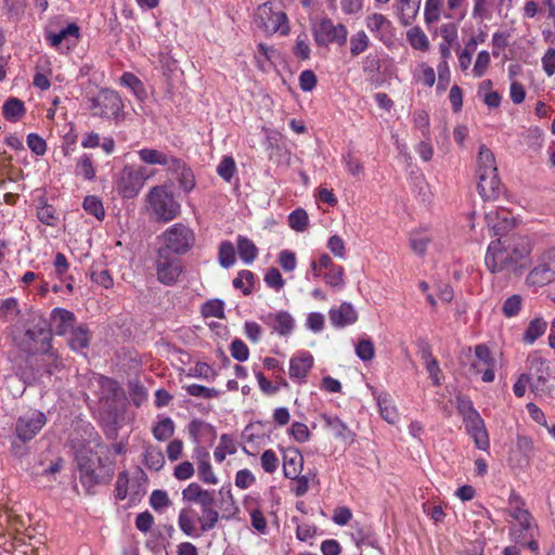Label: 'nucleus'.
Masks as SVG:
<instances>
[{
	"instance_id": "41",
	"label": "nucleus",
	"mask_w": 555,
	"mask_h": 555,
	"mask_svg": "<svg viewBox=\"0 0 555 555\" xmlns=\"http://www.w3.org/2000/svg\"><path fill=\"white\" fill-rule=\"evenodd\" d=\"M180 168H170L169 171L177 175L179 177L180 186L185 192H190L195 186L194 175L182 159H180Z\"/></svg>"
},
{
	"instance_id": "23",
	"label": "nucleus",
	"mask_w": 555,
	"mask_h": 555,
	"mask_svg": "<svg viewBox=\"0 0 555 555\" xmlns=\"http://www.w3.org/2000/svg\"><path fill=\"white\" fill-rule=\"evenodd\" d=\"M477 179L478 192L483 199H495L499 196L501 182L498 172L478 175Z\"/></svg>"
},
{
	"instance_id": "31",
	"label": "nucleus",
	"mask_w": 555,
	"mask_h": 555,
	"mask_svg": "<svg viewBox=\"0 0 555 555\" xmlns=\"http://www.w3.org/2000/svg\"><path fill=\"white\" fill-rule=\"evenodd\" d=\"M376 399L380 416L387 423L395 424L398 420V412L396 405L393 404L392 397L388 393H379Z\"/></svg>"
},
{
	"instance_id": "45",
	"label": "nucleus",
	"mask_w": 555,
	"mask_h": 555,
	"mask_svg": "<svg viewBox=\"0 0 555 555\" xmlns=\"http://www.w3.org/2000/svg\"><path fill=\"white\" fill-rule=\"evenodd\" d=\"M201 312L205 318H224V302L220 299H210L206 301L202 308Z\"/></svg>"
},
{
	"instance_id": "6",
	"label": "nucleus",
	"mask_w": 555,
	"mask_h": 555,
	"mask_svg": "<svg viewBox=\"0 0 555 555\" xmlns=\"http://www.w3.org/2000/svg\"><path fill=\"white\" fill-rule=\"evenodd\" d=\"M256 23L268 34L279 33L282 36L289 34L288 18L285 12L274 11L271 3L266 2L258 7Z\"/></svg>"
},
{
	"instance_id": "29",
	"label": "nucleus",
	"mask_w": 555,
	"mask_h": 555,
	"mask_svg": "<svg viewBox=\"0 0 555 555\" xmlns=\"http://www.w3.org/2000/svg\"><path fill=\"white\" fill-rule=\"evenodd\" d=\"M476 172L477 176L498 172L494 155L486 145L479 147Z\"/></svg>"
},
{
	"instance_id": "16",
	"label": "nucleus",
	"mask_w": 555,
	"mask_h": 555,
	"mask_svg": "<svg viewBox=\"0 0 555 555\" xmlns=\"http://www.w3.org/2000/svg\"><path fill=\"white\" fill-rule=\"evenodd\" d=\"M533 449L532 440L526 436H518L516 446L508 455V463L514 468H525L530 463V454Z\"/></svg>"
},
{
	"instance_id": "18",
	"label": "nucleus",
	"mask_w": 555,
	"mask_h": 555,
	"mask_svg": "<svg viewBox=\"0 0 555 555\" xmlns=\"http://www.w3.org/2000/svg\"><path fill=\"white\" fill-rule=\"evenodd\" d=\"M215 492L203 489L198 483L192 482L182 490V499L189 503H195L201 509L208 508L215 504Z\"/></svg>"
},
{
	"instance_id": "43",
	"label": "nucleus",
	"mask_w": 555,
	"mask_h": 555,
	"mask_svg": "<svg viewBox=\"0 0 555 555\" xmlns=\"http://www.w3.org/2000/svg\"><path fill=\"white\" fill-rule=\"evenodd\" d=\"M324 282L332 287L343 288L345 286V270L341 266L335 264L323 275Z\"/></svg>"
},
{
	"instance_id": "59",
	"label": "nucleus",
	"mask_w": 555,
	"mask_h": 555,
	"mask_svg": "<svg viewBox=\"0 0 555 555\" xmlns=\"http://www.w3.org/2000/svg\"><path fill=\"white\" fill-rule=\"evenodd\" d=\"M334 257L345 259L347 255L345 241L337 234L332 235L326 244Z\"/></svg>"
},
{
	"instance_id": "9",
	"label": "nucleus",
	"mask_w": 555,
	"mask_h": 555,
	"mask_svg": "<svg viewBox=\"0 0 555 555\" xmlns=\"http://www.w3.org/2000/svg\"><path fill=\"white\" fill-rule=\"evenodd\" d=\"M155 270L158 282L171 286L178 282L183 267L179 258L170 255L166 249H158Z\"/></svg>"
},
{
	"instance_id": "40",
	"label": "nucleus",
	"mask_w": 555,
	"mask_h": 555,
	"mask_svg": "<svg viewBox=\"0 0 555 555\" xmlns=\"http://www.w3.org/2000/svg\"><path fill=\"white\" fill-rule=\"evenodd\" d=\"M278 51L266 43H259L255 53V60L258 68L264 70L268 64H271L276 57Z\"/></svg>"
},
{
	"instance_id": "60",
	"label": "nucleus",
	"mask_w": 555,
	"mask_h": 555,
	"mask_svg": "<svg viewBox=\"0 0 555 555\" xmlns=\"http://www.w3.org/2000/svg\"><path fill=\"white\" fill-rule=\"evenodd\" d=\"M310 53L311 49L308 36L306 34L298 35L294 47V54L300 60H308L310 57Z\"/></svg>"
},
{
	"instance_id": "42",
	"label": "nucleus",
	"mask_w": 555,
	"mask_h": 555,
	"mask_svg": "<svg viewBox=\"0 0 555 555\" xmlns=\"http://www.w3.org/2000/svg\"><path fill=\"white\" fill-rule=\"evenodd\" d=\"M219 513L214 505L202 511V516L198 517V522L201 525V531L207 532L212 530L218 521H219Z\"/></svg>"
},
{
	"instance_id": "47",
	"label": "nucleus",
	"mask_w": 555,
	"mask_h": 555,
	"mask_svg": "<svg viewBox=\"0 0 555 555\" xmlns=\"http://www.w3.org/2000/svg\"><path fill=\"white\" fill-rule=\"evenodd\" d=\"M218 259L223 268H230L235 263V249L231 242L220 244Z\"/></svg>"
},
{
	"instance_id": "46",
	"label": "nucleus",
	"mask_w": 555,
	"mask_h": 555,
	"mask_svg": "<svg viewBox=\"0 0 555 555\" xmlns=\"http://www.w3.org/2000/svg\"><path fill=\"white\" fill-rule=\"evenodd\" d=\"M442 0H426L424 8L425 23L430 25L440 20Z\"/></svg>"
},
{
	"instance_id": "17",
	"label": "nucleus",
	"mask_w": 555,
	"mask_h": 555,
	"mask_svg": "<svg viewBox=\"0 0 555 555\" xmlns=\"http://www.w3.org/2000/svg\"><path fill=\"white\" fill-rule=\"evenodd\" d=\"M137 153L140 160L147 165H160L166 167L167 170H169L170 168L181 167L180 158L170 154H166L156 149L144 147L139 150Z\"/></svg>"
},
{
	"instance_id": "10",
	"label": "nucleus",
	"mask_w": 555,
	"mask_h": 555,
	"mask_svg": "<svg viewBox=\"0 0 555 555\" xmlns=\"http://www.w3.org/2000/svg\"><path fill=\"white\" fill-rule=\"evenodd\" d=\"M314 40L318 46L326 47L331 43L344 46L347 41L348 30L343 24H334L330 18H322L312 27Z\"/></svg>"
},
{
	"instance_id": "50",
	"label": "nucleus",
	"mask_w": 555,
	"mask_h": 555,
	"mask_svg": "<svg viewBox=\"0 0 555 555\" xmlns=\"http://www.w3.org/2000/svg\"><path fill=\"white\" fill-rule=\"evenodd\" d=\"M178 525L181 531L189 537H194L196 528L192 516V511L183 508L179 513Z\"/></svg>"
},
{
	"instance_id": "12",
	"label": "nucleus",
	"mask_w": 555,
	"mask_h": 555,
	"mask_svg": "<svg viewBox=\"0 0 555 555\" xmlns=\"http://www.w3.org/2000/svg\"><path fill=\"white\" fill-rule=\"evenodd\" d=\"M47 422L40 411H33L18 417L15 426L16 436L24 442L31 440Z\"/></svg>"
},
{
	"instance_id": "27",
	"label": "nucleus",
	"mask_w": 555,
	"mask_h": 555,
	"mask_svg": "<svg viewBox=\"0 0 555 555\" xmlns=\"http://www.w3.org/2000/svg\"><path fill=\"white\" fill-rule=\"evenodd\" d=\"M304 466V457L296 449L288 450L284 454L283 472L284 476L289 479H296Z\"/></svg>"
},
{
	"instance_id": "1",
	"label": "nucleus",
	"mask_w": 555,
	"mask_h": 555,
	"mask_svg": "<svg viewBox=\"0 0 555 555\" xmlns=\"http://www.w3.org/2000/svg\"><path fill=\"white\" fill-rule=\"evenodd\" d=\"M529 254L530 247L525 238H498L489 244L485 263L492 273L507 270L521 273Z\"/></svg>"
},
{
	"instance_id": "39",
	"label": "nucleus",
	"mask_w": 555,
	"mask_h": 555,
	"mask_svg": "<svg viewBox=\"0 0 555 555\" xmlns=\"http://www.w3.org/2000/svg\"><path fill=\"white\" fill-rule=\"evenodd\" d=\"M144 464L147 468L158 472L165 464V456L157 447L149 446L144 452Z\"/></svg>"
},
{
	"instance_id": "34",
	"label": "nucleus",
	"mask_w": 555,
	"mask_h": 555,
	"mask_svg": "<svg viewBox=\"0 0 555 555\" xmlns=\"http://www.w3.org/2000/svg\"><path fill=\"white\" fill-rule=\"evenodd\" d=\"M197 474L198 478L207 485H217L218 478L212 472L211 465L209 463V453L202 452L201 456H198L197 462Z\"/></svg>"
},
{
	"instance_id": "44",
	"label": "nucleus",
	"mask_w": 555,
	"mask_h": 555,
	"mask_svg": "<svg viewBox=\"0 0 555 555\" xmlns=\"http://www.w3.org/2000/svg\"><path fill=\"white\" fill-rule=\"evenodd\" d=\"M82 207L89 215L94 216L98 220H103L105 217L103 204L101 199L94 195L86 196Z\"/></svg>"
},
{
	"instance_id": "38",
	"label": "nucleus",
	"mask_w": 555,
	"mask_h": 555,
	"mask_svg": "<svg viewBox=\"0 0 555 555\" xmlns=\"http://www.w3.org/2000/svg\"><path fill=\"white\" fill-rule=\"evenodd\" d=\"M524 306V297L519 294H514L508 296L503 302H502V313L505 318L512 319L517 317Z\"/></svg>"
},
{
	"instance_id": "30",
	"label": "nucleus",
	"mask_w": 555,
	"mask_h": 555,
	"mask_svg": "<svg viewBox=\"0 0 555 555\" xmlns=\"http://www.w3.org/2000/svg\"><path fill=\"white\" fill-rule=\"evenodd\" d=\"M433 236L426 229L411 232L409 244L411 249L418 256H424Z\"/></svg>"
},
{
	"instance_id": "57",
	"label": "nucleus",
	"mask_w": 555,
	"mask_h": 555,
	"mask_svg": "<svg viewBox=\"0 0 555 555\" xmlns=\"http://www.w3.org/2000/svg\"><path fill=\"white\" fill-rule=\"evenodd\" d=\"M235 171V162L231 156L223 157L217 167V173L227 182L232 180Z\"/></svg>"
},
{
	"instance_id": "62",
	"label": "nucleus",
	"mask_w": 555,
	"mask_h": 555,
	"mask_svg": "<svg viewBox=\"0 0 555 555\" xmlns=\"http://www.w3.org/2000/svg\"><path fill=\"white\" fill-rule=\"evenodd\" d=\"M356 353L363 361H369L373 359L375 354V349L372 340L361 339L356 346Z\"/></svg>"
},
{
	"instance_id": "4",
	"label": "nucleus",
	"mask_w": 555,
	"mask_h": 555,
	"mask_svg": "<svg viewBox=\"0 0 555 555\" xmlns=\"http://www.w3.org/2000/svg\"><path fill=\"white\" fill-rule=\"evenodd\" d=\"M165 247L168 253L177 255L186 254L195 243V234L191 228L183 223H175L169 227L162 235Z\"/></svg>"
},
{
	"instance_id": "35",
	"label": "nucleus",
	"mask_w": 555,
	"mask_h": 555,
	"mask_svg": "<svg viewBox=\"0 0 555 555\" xmlns=\"http://www.w3.org/2000/svg\"><path fill=\"white\" fill-rule=\"evenodd\" d=\"M79 36V27L75 23H72L67 27L60 30L59 33L48 34L47 39L52 47L57 48L64 40H68L69 38H74L75 40H77Z\"/></svg>"
},
{
	"instance_id": "25",
	"label": "nucleus",
	"mask_w": 555,
	"mask_h": 555,
	"mask_svg": "<svg viewBox=\"0 0 555 555\" xmlns=\"http://www.w3.org/2000/svg\"><path fill=\"white\" fill-rule=\"evenodd\" d=\"M90 333L87 326L82 324L76 325L67 335V344L69 348L76 352H83L90 343Z\"/></svg>"
},
{
	"instance_id": "56",
	"label": "nucleus",
	"mask_w": 555,
	"mask_h": 555,
	"mask_svg": "<svg viewBox=\"0 0 555 555\" xmlns=\"http://www.w3.org/2000/svg\"><path fill=\"white\" fill-rule=\"evenodd\" d=\"M352 529L353 531L351 532V537L358 547H360L362 544L373 545V541L371 540L372 533L370 528L356 522Z\"/></svg>"
},
{
	"instance_id": "53",
	"label": "nucleus",
	"mask_w": 555,
	"mask_h": 555,
	"mask_svg": "<svg viewBox=\"0 0 555 555\" xmlns=\"http://www.w3.org/2000/svg\"><path fill=\"white\" fill-rule=\"evenodd\" d=\"M175 425L171 418L166 417L157 423V425L153 428V435L155 439L159 441L167 440L173 435Z\"/></svg>"
},
{
	"instance_id": "32",
	"label": "nucleus",
	"mask_w": 555,
	"mask_h": 555,
	"mask_svg": "<svg viewBox=\"0 0 555 555\" xmlns=\"http://www.w3.org/2000/svg\"><path fill=\"white\" fill-rule=\"evenodd\" d=\"M237 253L241 260L250 264L258 256V248L254 244L251 240L246 236L238 235L237 236Z\"/></svg>"
},
{
	"instance_id": "54",
	"label": "nucleus",
	"mask_w": 555,
	"mask_h": 555,
	"mask_svg": "<svg viewBox=\"0 0 555 555\" xmlns=\"http://www.w3.org/2000/svg\"><path fill=\"white\" fill-rule=\"evenodd\" d=\"M490 62H491L490 53L486 50L480 51L477 54V57L475 60V64L472 69V75L475 78H480V77L485 76L490 66Z\"/></svg>"
},
{
	"instance_id": "20",
	"label": "nucleus",
	"mask_w": 555,
	"mask_h": 555,
	"mask_svg": "<svg viewBox=\"0 0 555 555\" xmlns=\"http://www.w3.org/2000/svg\"><path fill=\"white\" fill-rule=\"evenodd\" d=\"M366 28L383 42L390 40L391 22L380 13H373L365 18Z\"/></svg>"
},
{
	"instance_id": "51",
	"label": "nucleus",
	"mask_w": 555,
	"mask_h": 555,
	"mask_svg": "<svg viewBox=\"0 0 555 555\" xmlns=\"http://www.w3.org/2000/svg\"><path fill=\"white\" fill-rule=\"evenodd\" d=\"M369 44L370 39L367 35L363 30H360L350 38V53L357 56L363 53L369 48Z\"/></svg>"
},
{
	"instance_id": "52",
	"label": "nucleus",
	"mask_w": 555,
	"mask_h": 555,
	"mask_svg": "<svg viewBox=\"0 0 555 555\" xmlns=\"http://www.w3.org/2000/svg\"><path fill=\"white\" fill-rule=\"evenodd\" d=\"M76 173L83 177L86 180H93L95 178V170L88 154H83L78 158Z\"/></svg>"
},
{
	"instance_id": "19",
	"label": "nucleus",
	"mask_w": 555,
	"mask_h": 555,
	"mask_svg": "<svg viewBox=\"0 0 555 555\" xmlns=\"http://www.w3.org/2000/svg\"><path fill=\"white\" fill-rule=\"evenodd\" d=\"M486 221L494 235H501L514 225L511 212L504 208H494L487 211Z\"/></svg>"
},
{
	"instance_id": "21",
	"label": "nucleus",
	"mask_w": 555,
	"mask_h": 555,
	"mask_svg": "<svg viewBox=\"0 0 555 555\" xmlns=\"http://www.w3.org/2000/svg\"><path fill=\"white\" fill-rule=\"evenodd\" d=\"M330 320L335 327H345L358 320V313L349 302H343L338 308L330 310Z\"/></svg>"
},
{
	"instance_id": "64",
	"label": "nucleus",
	"mask_w": 555,
	"mask_h": 555,
	"mask_svg": "<svg viewBox=\"0 0 555 555\" xmlns=\"http://www.w3.org/2000/svg\"><path fill=\"white\" fill-rule=\"evenodd\" d=\"M542 68L544 73L552 77L555 74V49L550 48L542 56Z\"/></svg>"
},
{
	"instance_id": "49",
	"label": "nucleus",
	"mask_w": 555,
	"mask_h": 555,
	"mask_svg": "<svg viewBox=\"0 0 555 555\" xmlns=\"http://www.w3.org/2000/svg\"><path fill=\"white\" fill-rule=\"evenodd\" d=\"M324 421L327 427L333 431L337 438L348 440L351 438V431L345 426V424L337 417L324 415Z\"/></svg>"
},
{
	"instance_id": "3",
	"label": "nucleus",
	"mask_w": 555,
	"mask_h": 555,
	"mask_svg": "<svg viewBox=\"0 0 555 555\" xmlns=\"http://www.w3.org/2000/svg\"><path fill=\"white\" fill-rule=\"evenodd\" d=\"M77 463L80 472V481L88 492L96 485L109 482L112 474L102 464L100 456H89L81 453L77 456Z\"/></svg>"
},
{
	"instance_id": "15",
	"label": "nucleus",
	"mask_w": 555,
	"mask_h": 555,
	"mask_svg": "<svg viewBox=\"0 0 555 555\" xmlns=\"http://www.w3.org/2000/svg\"><path fill=\"white\" fill-rule=\"evenodd\" d=\"M262 321L272 330V332L283 337L289 336L296 326L295 319L287 311L268 313L262 318Z\"/></svg>"
},
{
	"instance_id": "55",
	"label": "nucleus",
	"mask_w": 555,
	"mask_h": 555,
	"mask_svg": "<svg viewBox=\"0 0 555 555\" xmlns=\"http://www.w3.org/2000/svg\"><path fill=\"white\" fill-rule=\"evenodd\" d=\"M18 301L14 297L7 298L0 302V318L13 320L20 314Z\"/></svg>"
},
{
	"instance_id": "22",
	"label": "nucleus",
	"mask_w": 555,
	"mask_h": 555,
	"mask_svg": "<svg viewBox=\"0 0 555 555\" xmlns=\"http://www.w3.org/2000/svg\"><path fill=\"white\" fill-rule=\"evenodd\" d=\"M421 1L422 0H396V15L403 26L413 24L421 8Z\"/></svg>"
},
{
	"instance_id": "63",
	"label": "nucleus",
	"mask_w": 555,
	"mask_h": 555,
	"mask_svg": "<svg viewBox=\"0 0 555 555\" xmlns=\"http://www.w3.org/2000/svg\"><path fill=\"white\" fill-rule=\"evenodd\" d=\"M279 263L286 272H292L296 269L297 259L295 253L284 249L279 254Z\"/></svg>"
},
{
	"instance_id": "61",
	"label": "nucleus",
	"mask_w": 555,
	"mask_h": 555,
	"mask_svg": "<svg viewBox=\"0 0 555 555\" xmlns=\"http://www.w3.org/2000/svg\"><path fill=\"white\" fill-rule=\"evenodd\" d=\"M456 409L457 412L462 415L463 420L467 416H473V414L478 413V411L473 405V401L463 395L456 396Z\"/></svg>"
},
{
	"instance_id": "24",
	"label": "nucleus",
	"mask_w": 555,
	"mask_h": 555,
	"mask_svg": "<svg viewBox=\"0 0 555 555\" xmlns=\"http://www.w3.org/2000/svg\"><path fill=\"white\" fill-rule=\"evenodd\" d=\"M313 365V357L308 351H299L292 357L289 375L293 378H305Z\"/></svg>"
},
{
	"instance_id": "33",
	"label": "nucleus",
	"mask_w": 555,
	"mask_h": 555,
	"mask_svg": "<svg viewBox=\"0 0 555 555\" xmlns=\"http://www.w3.org/2000/svg\"><path fill=\"white\" fill-rule=\"evenodd\" d=\"M547 323L542 318L531 320L522 334V341L532 345L546 331Z\"/></svg>"
},
{
	"instance_id": "8",
	"label": "nucleus",
	"mask_w": 555,
	"mask_h": 555,
	"mask_svg": "<svg viewBox=\"0 0 555 555\" xmlns=\"http://www.w3.org/2000/svg\"><path fill=\"white\" fill-rule=\"evenodd\" d=\"M555 280V248L540 255L533 269L526 278L529 287H542Z\"/></svg>"
},
{
	"instance_id": "13",
	"label": "nucleus",
	"mask_w": 555,
	"mask_h": 555,
	"mask_svg": "<svg viewBox=\"0 0 555 555\" xmlns=\"http://www.w3.org/2000/svg\"><path fill=\"white\" fill-rule=\"evenodd\" d=\"M76 325V317L72 311L63 308L51 311L49 326L52 334L66 336Z\"/></svg>"
},
{
	"instance_id": "26",
	"label": "nucleus",
	"mask_w": 555,
	"mask_h": 555,
	"mask_svg": "<svg viewBox=\"0 0 555 555\" xmlns=\"http://www.w3.org/2000/svg\"><path fill=\"white\" fill-rule=\"evenodd\" d=\"M528 374H521L517 382H546L547 376L544 372L547 370V362L540 357L532 356L528 358Z\"/></svg>"
},
{
	"instance_id": "28",
	"label": "nucleus",
	"mask_w": 555,
	"mask_h": 555,
	"mask_svg": "<svg viewBox=\"0 0 555 555\" xmlns=\"http://www.w3.org/2000/svg\"><path fill=\"white\" fill-rule=\"evenodd\" d=\"M51 328H47V322L44 320H40L38 323H36L33 327L28 328L25 333V336L36 341L37 339H40L42 345L39 348L41 351H47L49 348V341L51 339ZM33 351V348H30ZM34 350H38V348H34Z\"/></svg>"
},
{
	"instance_id": "58",
	"label": "nucleus",
	"mask_w": 555,
	"mask_h": 555,
	"mask_svg": "<svg viewBox=\"0 0 555 555\" xmlns=\"http://www.w3.org/2000/svg\"><path fill=\"white\" fill-rule=\"evenodd\" d=\"M308 215L304 209H296L288 216L289 227L297 232H302L308 225Z\"/></svg>"
},
{
	"instance_id": "5",
	"label": "nucleus",
	"mask_w": 555,
	"mask_h": 555,
	"mask_svg": "<svg viewBox=\"0 0 555 555\" xmlns=\"http://www.w3.org/2000/svg\"><path fill=\"white\" fill-rule=\"evenodd\" d=\"M501 369V359L491 352L488 346L480 344L475 347L470 370L482 382H493L496 372Z\"/></svg>"
},
{
	"instance_id": "48",
	"label": "nucleus",
	"mask_w": 555,
	"mask_h": 555,
	"mask_svg": "<svg viewBox=\"0 0 555 555\" xmlns=\"http://www.w3.org/2000/svg\"><path fill=\"white\" fill-rule=\"evenodd\" d=\"M254 285V273L248 270H242L237 276L233 280V286L236 289H241L244 295H248L253 291Z\"/></svg>"
},
{
	"instance_id": "36",
	"label": "nucleus",
	"mask_w": 555,
	"mask_h": 555,
	"mask_svg": "<svg viewBox=\"0 0 555 555\" xmlns=\"http://www.w3.org/2000/svg\"><path fill=\"white\" fill-rule=\"evenodd\" d=\"M406 40L415 50L425 52L429 49L428 37L418 26H414L406 31Z\"/></svg>"
},
{
	"instance_id": "37",
	"label": "nucleus",
	"mask_w": 555,
	"mask_h": 555,
	"mask_svg": "<svg viewBox=\"0 0 555 555\" xmlns=\"http://www.w3.org/2000/svg\"><path fill=\"white\" fill-rule=\"evenodd\" d=\"M3 116L9 121H17L25 114L24 103L16 98H10L3 104Z\"/></svg>"
},
{
	"instance_id": "7",
	"label": "nucleus",
	"mask_w": 555,
	"mask_h": 555,
	"mask_svg": "<svg viewBox=\"0 0 555 555\" xmlns=\"http://www.w3.org/2000/svg\"><path fill=\"white\" fill-rule=\"evenodd\" d=\"M124 108L121 98L116 91L104 89L90 99V111L93 116L105 119H117Z\"/></svg>"
},
{
	"instance_id": "14",
	"label": "nucleus",
	"mask_w": 555,
	"mask_h": 555,
	"mask_svg": "<svg viewBox=\"0 0 555 555\" xmlns=\"http://www.w3.org/2000/svg\"><path fill=\"white\" fill-rule=\"evenodd\" d=\"M467 434L473 438L475 446L480 450L489 448V437L480 414H473L463 420Z\"/></svg>"
},
{
	"instance_id": "11",
	"label": "nucleus",
	"mask_w": 555,
	"mask_h": 555,
	"mask_svg": "<svg viewBox=\"0 0 555 555\" xmlns=\"http://www.w3.org/2000/svg\"><path fill=\"white\" fill-rule=\"evenodd\" d=\"M147 176L144 168H134L126 166L118 182V192L125 198H132L139 194L143 188Z\"/></svg>"
},
{
	"instance_id": "2",
	"label": "nucleus",
	"mask_w": 555,
	"mask_h": 555,
	"mask_svg": "<svg viewBox=\"0 0 555 555\" xmlns=\"http://www.w3.org/2000/svg\"><path fill=\"white\" fill-rule=\"evenodd\" d=\"M147 209L159 221L169 222L180 215L181 207L163 185L154 186L146 195Z\"/></svg>"
}]
</instances>
